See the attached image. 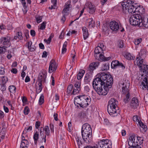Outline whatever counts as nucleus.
I'll list each match as a JSON object with an SVG mask.
<instances>
[{"label": "nucleus", "instance_id": "f257e3e1", "mask_svg": "<svg viewBox=\"0 0 148 148\" xmlns=\"http://www.w3.org/2000/svg\"><path fill=\"white\" fill-rule=\"evenodd\" d=\"M97 76L93 80V87L99 95H106L112 88L113 83L112 77L110 74L104 72L99 73Z\"/></svg>", "mask_w": 148, "mask_h": 148}, {"label": "nucleus", "instance_id": "f03ea898", "mask_svg": "<svg viewBox=\"0 0 148 148\" xmlns=\"http://www.w3.org/2000/svg\"><path fill=\"white\" fill-rule=\"evenodd\" d=\"M130 24L133 25H138L140 27H144L148 28V15L143 17L140 14H136L132 16L130 18Z\"/></svg>", "mask_w": 148, "mask_h": 148}, {"label": "nucleus", "instance_id": "7ed1b4c3", "mask_svg": "<svg viewBox=\"0 0 148 148\" xmlns=\"http://www.w3.org/2000/svg\"><path fill=\"white\" fill-rule=\"evenodd\" d=\"M134 0H127L122 2L121 5L123 12H125L127 10V11L132 14L135 12L138 11V8H140L136 3H135Z\"/></svg>", "mask_w": 148, "mask_h": 148}, {"label": "nucleus", "instance_id": "20e7f679", "mask_svg": "<svg viewBox=\"0 0 148 148\" xmlns=\"http://www.w3.org/2000/svg\"><path fill=\"white\" fill-rule=\"evenodd\" d=\"M129 140L128 148H141L140 145L143 143V138L133 135L130 137Z\"/></svg>", "mask_w": 148, "mask_h": 148}, {"label": "nucleus", "instance_id": "39448f33", "mask_svg": "<svg viewBox=\"0 0 148 148\" xmlns=\"http://www.w3.org/2000/svg\"><path fill=\"white\" fill-rule=\"evenodd\" d=\"M139 80L142 81L145 77L148 79V65L143 64L139 66Z\"/></svg>", "mask_w": 148, "mask_h": 148}, {"label": "nucleus", "instance_id": "423d86ee", "mask_svg": "<svg viewBox=\"0 0 148 148\" xmlns=\"http://www.w3.org/2000/svg\"><path fill=\"white\" fill-rule=\"evenodd\" d=\"M116 102H112L110 104V102H108L107 106V111L108 113L110 115L114 116L115 114L118 113L119 111V107L116 105Z\"/></svg>", "mask_w": 148, "mask_h": 148}, {"label": "nucleus", "instance_id": "0eeeda50", "mask_svg": "<svg viewBox=\"0 0 148 148\" xmlns=\"http://www.w3.org/2000/svg\"><path fill=\"white\" fill-rule=\"evenodd\" d=\"M82 137L84 141L86 143H89L92 140V131H81Z\"/></svg>", "mask_w": 148, "mask_h": 148}, {"label": "nucleus", "instance_id": "6e6552de", "mask_svg": "<svg viewBox=\"0 0 148 148\" xmlns=\"http://www.w3.org/2000/svg\"><path fill=\"white\" fill-rule=\"evenodd\" d=\"M11 39L10 36L8 35L2 37L0 39L1 43L5 47H8L11 45L10 40Z\"/></svg>", "mask_w": 148, "mask_h": 148}, {"label": "nucleus", "instance_id": "1a4fd4ad", "mask_svg": "<svg viewBox=\"0 0 148 148\" xmlns=\"http://www.w3.org/2000/svg\"><path fill=\"white\" fill-rule=\"evenodd\" d=\"M98 146L101 148H111V141L108 139H103L98 143Z\"/></svg>", "mask_w": 148, "mask_h": 148}, {"label": "nucleus", "instance_id": "9d476101", "mask_svg": "<svg viewBox=\"0 0 148 148\" xmlns=\"http://www.w3.org/2000/svg\"><path fill=\"white\" fill-rule=\"evenodd\" d=\"M47 75V73L46 71L42 70L38 75L37 82L42 84L45 83Z\"/></svg>", "mask_w": 148, "mask_h": 148}, {"label": "nucleus", "instance_id": "9b49d317", "mask_svg": "<svg viewBox=\"0 0 148 148\" xmlns=\"http://www.w3.org/2000/svg\"><path fill=\"white\" fill-rule=\"evenodd\" d=\"M85 7L87 8L89 13L92 14L95 12L96 9L95 6L91 2H87L85 4Z\"/></svg>", "mask_w": 148, "mask_h": 148}, {"label": "nucleus", "instance_id": "f8f14e48", "mask_svg": "<svg viewBox=\"0 0 148 148\" xmlns=\"http://www.w3.org/2000/svg\"><path fill=\"white\" fill-rule=\"evenodd\" d=\"M111 66L112 68L114 69L117 68L118 67H121L123 69L125 68V66L122 63L120 62L118 60H116L112 61L111 64Z\"/></svg>", "mask_w": 148, "mask_h": 148}, {"label": "nucleus", "instance_id": "ddd939ff", "mask_svg": "<svg viewBox=\"0 0 148 148\" xmlns=\"http://www.w3.org/2000/svg\"><path fill=\"white\" fill-rule=\"evenodd\" d=\"M57 67V65L56 64V61L53 60H52L49 63V72L51 73L55 71Z\"/></svg>", "mask_w": 148, "mask_h": 148}, {"label": "nucleus", "instance_id": "4468645a", "mask_svg": "<svg viewBox=\"0 0 148 148\" xmlns=\"http://www.w3.org/2000/svg\"><path fill=\"white\" fill-rule=\"evenodd\" d=\"M110 29L114 31H116L119 29V23L114 21L110 23Z\"/></svg>", "mask_w": 148, "mask_h": 148}, {"label": "nucleus", "instance_id": "2eb2a0df", "mask_svg": "<svg viewBox=\"0 0 148 148\" xmlns=\"http://www.w3.org/2000/svg\"><path fill=\"white\" fill-rule=\"evenodd\" d=\"M79 99L80 101H82V102H84V101L86 102H90L91 101V99L90 97L85 95L78 96L75 97L74 99Z\"/></svg>", "mask_w": 148, "mask_h": 148}, {"label": "nucleus", "instance_id": "dca6fc26", "mask_svg": "<svg viewBox=\"0 0 148 148\" xmlns=\"http://www.w3.org/2000/svg\"><path fill=\"white\" fill-rule=\"evenodd\" d=\"M130 86V83L129 81L125 82L123 84L122 90L123 93L127 94L129 93L128 88Z\"/></svg>", "mask_w": 148, "mask_h": 148}, {"label": "nucleus", "instance_id": "f3484780", "mask_svg": "<svg viewBox=\"0 0 148 148\" xmlns=\"http://www.w3.org/2000/svg\"><path fill=\"white\" fill-rule=\"evenodd\" d=\"M23 134H22V141L21 142L20 148H27V145L29 144V142L28 140L25 139L24 136L23 135Z\"/></svg>", "mask_w": 148, "mask_h": 148}, {"label": "nucleus", "instance_id": "a211bd4d", "mask_svg": "<svg viewBox=\"0 0 148 148\" xmlns=\"http://www.w3.org/2000/svg\"><path fill=\"white\" fill-rule=\"evenodd\" d=\"M99 65V62L98 61L93 62L90 64L88 68V70L90 72L98 68Z\"/></svg>", "mask_w": 148, "mask_h": 148}, {"label": "nucleus", "instance_id": "6ab92c4d", "mask_svg": "<svg viewBox=\"0 0 148 148\" xmlns=\"http://www.w3.org/2000/svg\"><path fill=\"white\" fill-rule=\"evenodd\" d=\"M140 86H143L142 89L143 90L145 89H147L148 90V79H146L145 77L144 78V79L140 81Z\"/></svg>", "mask_w": 148, "mask_h": 148}, {"label": "nucleus", "instance_id": "aec40b11", "mask_svg": "<svg viewBox=\"0 0 148 148\" xmlns=\"http://www.w3.org/2000/svg\"><path fill=\"white\" fill-rule=\"evenodd\" d=\"M85 130L86 131H92L90 125L88 123H84L82 126L81 131H85Z\"/></svg>", "mask_w": 148, "mask_h": 148}, {"label": "nucleus", "instance_id": "412c9836", "mask_svg": "<svg viewBox=\"0 0 148 148\" xmlns=\"http://www.w3.org/2000/svg\"><path fill=\"white\" fill-rule=\"evenodd\" d=\"M82 29L83 32L84 39L86 40L88 37V29L85 27H82Z\"/></svg>", "mask_w": 148, "mask_h": 148}, {"label": "nucleus", "instance_id": "4be33fe9", "mask_svg": "<svg viewBox=\"0 0 148 148\" xmlns=\"http://www.w3.org/2000/svg\"><path fill=\"white\" fill-rule=\"evenodd\" d=\"M42 84L41 83H36V91L37 93H39L40 92L42 88H43V86H42Z\"/></svg>", "mask_w": 148, "mask_h": 148}, {"label": "nucleus", "instance_id": "5701e85b", "mask_svg": "<svg viewBox=\"0 0 148 148\" xmlns=\"http://www.w3.org/2000/svg\"><path fill=\"white\" fill-rule=\"evenodd\" d=\"M88 23V26L89 28L93 27L95 25V21L93 20L92 18L87 19V22Z\"/></svg>", "mask_w": 148, "mask_h": 148}, {"label": "nucleus", "instance_id": "b1692460", "mask_svg": "<svg viewBox=\"0 0 148 148\" xmlns=\"http://www.w3.org/2000/svg\"><path fill=\"white\" fill-rule=\"evenodd\" d=\"M103 50L101 49V48L99 47H97L95 50V55H98L101 53H103Z\"/></svg>", "mask_w": 148, "mask_h": 148}, {"label": "nucleus", "instance_id": "393cba45", "mask_svg": "<svg viewBox=\"0 0 148 148\" xmlns=\"http://www.w3.org/2000/svg\"><path fill=\"white\" fill-rule=\"evenodd\" d=\"M18 38L19 40H21L23 39L22 34L21 32H18L16 33V35L14 36V39L17 40Z\"/></svg>", "mask_w": 148, "mask_h": 148}, {"label": "nucleus", "instance_id": "a878e982", "mask_svg": "<svg viewBox=\"0 0 148 148\" xmlns=\"http://www.w3.org/2000/svg\"><path fill=\"white\" fill-rule=\"evenodd\" d=\"M95 57L96 59L99 60H102L105 61L106 60V58L102 55V53H101L98 56L97 55H95Z\"/></svg>", "mask_w": 148, "mask_h": 148}, {"label": "nucleus", "instance_id": "bb28decb", "mask_svg": "<svg viewBox=\"0 0 148 148\" xmlns=\"http://www.w3.org/2000/svg\"><path fill=\"white\" fill-rule=\"evenodd\" d=\"M109 64L106 63L103 64L101 66V70L102 71H107L109 69Z\"/></svg>", "mask_w": 148, "mask_h": 148}, {"label": "nucleus", "instance_id": "cd10ccee", "mask_svg": "<svg viewBox=\"0 0 148 148\" xmlns=\"http://www.w3.org/2000/svg\"><path fill=\"white\" fill-rule=\"evenodd\" d=\"M39 138V132L36 131L34 133L33 138L34 140V143L36 144L37 143L38 140Z\"/></svg>", "mask_w": 148, "mask_h": 148}, {"label": "nucleus", "instance_id": "c85d7f7f", "mask_svg": "<svg viewBox=\"0 0 148 148\" xmlns=\"http://www.w3.org/2000/svg\"><path fill=\"white\" fill-rule=\"evenodd\" d=\"M137 61V64L138 66L139 67V66H141L143 65L142 64L143 63V59H141V58H139L138 57H137L136 59Z\"/></svg>", "mask_w": 148, "mask_h": 148}, {"label": "nucleus", "instance_id": "c756f323", "mask_svg": "<svg viewBox=\"0 0 148 148\" xmlns=\"http://www.w3.org/2000/svg\"><path fill=\"white\" fill-rule=\"evenodd\" d=\"M85 71L84 70H80L77 76V79L79 80L81 79L83 77V75L84 74Z\"/></svg>", "mask_w": 148, "mask_h": 148}, {"label": "nucleus", "instance_id": "7c9ffc66", "mask_svg": "<svg viewBox=\"0 0 148 148\" xmlns=\"http://www.w3.org/2000/svg\"><path fill=\"white\" fill-rule=\"evenodd\" d=\"M54 36V34L53 33H52L50 35V36L48 39L47 40L46 39H45L44 40V41L46 42L47 44H49L51 42V41L53 37Z\"/></svg>", "mask_w": 148, "mask_h": 148}, {"label": "nucleus", "instance_id": "2f4dec72", "mask_svg": "<svg viewBox=\"0 0 148 148\" xmlns=\"http://www.w3.org/2000/svg\"><path fill=\"white\" fill-rule=\"evenodd\" d=\"M124 57L128 60H133L134 59V56L131 55L130 53L128 52L125 53L124 55Z\"/></svg>", "mask_w": 148, "mask_h": 148}, {"label": "nucleus", "instance_id": "473e14b6", "mask_svg": "<svg viewBox=\"0 0 148 148\" xmlns=\"http://www.w3.org/2000/svg\"><path fill=\"white\" fill-rule=\"evenodd\" d=\"M8 89L11 93H14L16 92V88L14 86H10L9 87Z\"/></svg>", "mask_w": 148, "mask_h": 148}, {"label": "nucleus", "instance_id": "72a5a7b5", "mask_svg": "<svg viewBox=\"0 0 148 148\" xmlns=\"http://www.w3.org/2000/svg\"><path fill=\"white\" fill-rule=\"evenodd\" d=\"M71 1H68L66 2L65 3L64 9L69 10L71 5Z\"/></svg>", "mask_w": 148, "mask_h": 148}, {"label": "nucleus", "instance_id": "f704fd0d", "mask_svg": "<svg viewBox=\"0 0 148 148\" xmlns=\"http://www.w3.org/2000/svg\"><path fill=\"white\" fill-rule=\"evenodd\" d=\"M78 115L81 118H85L86 116L87 112L84 111H82L79 113Z\"/></svg>", "mask_w": 148, "mask_h": 148}, {"label": "nucleus", "instance_id": "c9c22d12", "mask_svg": "<svg viewBox=\"0 0 148 148\" xmlns=\"http://www.w3.org/2000/svg\"><path fill=\"white\" fill-rule=\"evenodd\" d=\"M5 68L4 65L0 64V75H3L5 74Z\"/></svg>", "mask_w": 148, "mask_h": 148}, {"label": "nucleus", "instance_id": "e433bc0d", "mask_svg": "<svg viewBox=\"0 0 148 148\" xmlns=\"http://www.w3.org/2000/svg\"><path fill=\"white\" fill-rule=\"evenodd\" d=\"M43 130H45V135L47 136H49L50 135V132L49 126L46 125L45 128H43Z\"/></svg>", "mask_w": 148, "mask_h": 148}, {"label": "nucleus", "instance_id": "4c0bfd02", "mask_svg": "<svg viewBox=\"0 0 148 148\" xmlns=\"http://www.w3.org/2000/svg\"><path fill=\"white\" fill-rule=\"evenodd\" d=\"M91 80V77L88 75H86L84 79V82L86 84L89 83Z\"/></svg>", "mask_w": 148, "mask_h": 148}, {"label": "nucleus", "instance_id": "58836bf2", "mask_svg": "<svg viewBox=\"0 0 148 148\" xmlns=\"http://www.w3.org/2000/svg\"><path fill=\"white\" fill-rule=\"evenodd\" d=\"M12 49H10L8 51V54L7 56V58L8 59H10L12 57L14 53L12 52Z\"/></svg>", "mask_w": 148, "mask_h": 148}, {"label": "nucleus", "instance_id": "ea45409f", "mask_svg": "<svg viewBox=\"0 0 148 148\" xmlns=\"http://www.w3.org/2000/svg\"><path fill=\"white\" fill-rule=\"evenodd\" d=\"M130 99V93L126 94L125 98L124 99V102L129 101Z\"/></svg>", "mask_w": 148, "mask_h": 148}, {"label": "nucleus", "instance_id": "a19ab883", "mask_svg": "<svg viewBox=\"0 0 148 148\" xmlns=\"http://www.w3.org/2000/svg\"><path fill=\"white\" fill-rule=\"evenodd\" d=\"M81 88H74L73 91L71 93V95H76L79 92Z\"/></svg>", "mask_w": 148, "mask_h": 148}, {"label": "nucleus", "instance_id": "79ce46f5", "mask_svg": "<svg viewBox=\"0 0 148 148\" xmlns=\"http://www.w3.org/2000/svg\"><path fill=\"white\" fill-rule=\"evenodd\" d=\"M73 88V85L72 84L69 85L67 88V92L68 94H71V91Z\"/></svg>", "mask_w": 148, "mask_h": 148}, {"label": "nucleus", "instance_id": "37998d69", "mask_svg": "<svg viewBox=\"0 0 148 148\" xmlns=\"http://www.w3.org/2000/svg\"><path fill=\"white\" fill-rule=\"evenodd\" d=\"M130 106L134 108H136L139 104V102H130Z\"/></svg>", "mask_w": 148, "mask_h": 148}, {"label": "nucleus", "instance_id": "c03bdc74", "mask_svg": "<svg viewBox=\"0 0 148 148\" xmlns=\"http://www.w3.org/2000/svg\"><path fill=\"white\" fill-rule=\"evenodd\" d=\"M42 16L39 15H37L35 17L37 23H39L42 21Z\"/></svg>", "mask_w": 148, "mask_h": 148}, {"label": "nucleus", "instance_id": "a18cd8bd", "mask_svg": "<svg viewBox=\"0 0 148 148\" xmlns=\"http://www.w3.org/2000/svg\"><path fill=\"white\" fill-rule=\"evenodd\" d=\"M7 47L3 46L2 47H0V54L3 53L7 51L6 48Z\"/></svg>", "mask_w": 148, "mask_h": 148}, {"label": "nucleus", "instance_id": "49530a36", "mask_svg": "<svg viewBox=\"0 0 148 148\" xmlns=\"http://www.w3.org/2000/svg\"><path fill=\"white\" fill-rule=\"evenodd\" d=\"M32 127L31 126L25 128L23 132V134H26L28 131H30L32 130Z\"/></svg>", "mask_w": 148, "mask_h": 148}, {"label": "nucleus", "instance_id": "de8ad7c7", "mask_svg": "<svg viewBox=\"0 0 148 148\" xmlns=\"http://www.w3.org/2000/svg\"><path fill=\"white\" fill-rule=\"evenodd\" d=\"M46 23L47 22L46 21L43 22L40 24V27L39 29L41 30H44L45 29L46 27Z\"/></svg>", "mask_w": 148, "mask_h": 148}, {"label": "nucleus", "instance_id": "09e8293b", "mask_svg": "<svg viewBox=\"0 0 148 148\" xmlns=\"http://www.w3.org/2000/svg\"><path fill=\"white\" fill-rule=\"evenodd\" d=\"M0 89L2 92V93L3 94L6 91V88L5 84H1V87L0 88Z\"/></svg>", "mask_w": 148, "mask_h": 148}, {"label": "nucleus", "instance_id": "8fccbe9b", "mask_svg": "<svg viewBox=\"0 0 148 148\" xmlns=\"http://www.w3.org/2000/svg\"><path fill=\"white\" fill-rule=\"evenodd\" d=\"M24 113L25 115H27L29 112V110L27 106H26L23 110Z\"/></svg>", "mask_w": 148, "mask_h": 148}, {"label": "nucleus", "instance_id": "3c124183", "mask_svg": "<svg viewBox=\"0 0 148 148\" xmlns=\"http://www.w3.org/2000/svg\"><path fill=\"white\" fill-rule=\"evenodd\" d=\"M142 38H141L137 39L135 40L134 43L136 45H138L141 42Z\"/></svg>", "mask_w": 148, "mask_h": 148}, {"label": "nucleus", "instance_id": "603ef678", "mask_svg": "<svg viewBox=\"0 0 148 148\" xmlns=\"http://www.w3.org/2000/svg\"><path fill=\"white\" fill-rule=\"evenodd\" d=\"M69 10H66L65 9H63L62 12V13L63 15H64L67 16L68 15L69 13Z\"/></svg>", "mask_w": 148, "mask_h": 148}, {"label": "nucleus", "instance_id": "864d4df0", "mask_svg": "<svg viewBox=\"0 0 148 148\" xmlns=\"http://www.w3.org/2000/svg\"><path fill=\"white\" fill-rule=\"evenodd\" d=\"M81 82H75L74 86L75 88H81Z\"/></svg>", "mask_w": 148, "mask_h": 148}, {"label": "nucleus", "instance_id": "5fc2aeb1", "mask_svg": "<svg viewBox=\"0 0 148 148\" xmlns=\"http://www.w3.org/2000/svg\"><path fill=\"white\" fill-rule=\"evenodd\" d=\"M118 46L119 47L122 48L123 47V42L122 40H120L119 41Z\"/></svg>", "mask_w": 148, "mask_h": 148}, {"label": "nucleus", "instance_id": "6e6d98bb", "mask_svg": "<svg viewBox=\"0 0 148 148\" xmlns=\"http://www.w3.org/2000/svg\"><path fill=\"white\" fill-rule=\"evenodd\" d=\"M97 47H99L101 48V49H102L103 50V49H105V46L104 43H99Z\"/></svg>", "mask_w": 148, "mask_h": 148}, {"label": "nucleus", "instance_id": "4d7b16f0", "mask_svg": "<svg viewBox=\"0 0 148 148\" xmlns=\"http://www.w3.org/2000/svg\"><path fill=\"white\" fill-rule=\"evenodd\" d=\"M133 120L135 122H137L138 123L139 121H140L138 118V116L137 115L134 116L133 117Z\"/></svg>", "mask_w": 148, "mask_h": 148}, {"label": "nucleus", "instance_id": "13d9d810", "mask_svg": "<svg viewBox=\"0 0 148 148\" xmlns=\"http://www.w3.org/2000/svg\"><path fill=\"white\" fill-rule=\"evenodd\" d=\"M8 81V78L7 77L4 76H3L2 77V84H5Z\"/></svg>", "mask_w": 148, "mask_h": 148}, {"label": "nucleus", "instance_id": "bf43d9fd", "mask_svg": "<svg viewBox=\"0 0 148 148\" xmlns=\"http://www.w3.org/2000/svg\"><path fill=\"white\" fill-rule=\"evenodd\" d=\"M49 127L51 132L53 133L54 132V125L53 124L51 123H50L49 124Z\"/></svg>", "mask_w": 148, "mask_h": 148}, {"label": "nucleus", "instance_id": "052dcab7", "mask_svg": "<svg viewBox=\"0 0 148 148\" xmlns=\"http://www.w3.org/2000/svg\"><path fill=\"white\" fill-rule=\"evenodd\" d=\"M21 2L24 8H27V6H26V3L25 2V0H21Z\"/></svg>", "mask_w": 148, "mask_h": 148}, {"label": "nucleus", "instance_id": "680f3d73", "mask_svg": "<svg viewBox=\"0 0 148 148\" xmlns=\"http://www.w3.org/2000/svg\"><path fill=\"white\" fill-rule=\"evenodd\" d=\"M40 121H36L35 124V127L36 129H38L39 127L40 126Z\"/></svg>", "mask_w": 148, "mask_h": 148}, {"label": "nucleus", "instance_id": "e2e57ef3", "mask_svg": "<svg viewBox=\"0 0 148 148\" xmlns=\"http://www.w3.org/2000/svg\"><path fill=\"white\" fill-rule=\"evenodd\" d=\"M76 140L77 142V144L78 145H79L80 144H82L81 141L79 139V137H77L76 138Z\"/></svg>", "mask_w": 148, "mask_h": 148}, {"label": "nucleus", "instance_id": "0e129e2a", "mask_svg": "<svg viewBox=\"0 0 148 148\" xmlns=\"http://www.w3.org/2000/svg\"><path fill=\"white\" fill-rule=\"evenodd\" d=\"M66 15H63L62 16L61 19V21L62 22V23H64L66 20Z\"/></svg>", "mask_w": 148, "mask_h": 148}, {"label": "nucleus", "instance_id": "69168bd1", "mask_svg": "<svg viewBox=\"0 0 148 148\" xmlns=\"http://www.w3.org/2000/svg\"><path fill=\"white\" fill-rule=\"evenodd\" d=\"M4 117V113L1 110H0V119H2Z\"/></svg>", "mask_w": 148, "mask_h": 148}, {"label": "nucleus", "instance_id": "338daca9", "mask_svg": "<svg viewBox=\"0 0 148 148\" xmlns=\"http://www.w3.org/2000/svg\"><path fill=\"white\" fill-rule=\"evenodd\" d=\"M30 34L31 36L33 37H34L36 35L35 31L34 30H31L30 32Z\"/></svg>", "mask_w": 148, "mask_h": 148}, {"label": "nucleus", "instance_id": "774afa93", "mask_svg": "<svg viewBox=\"0 0 148 148\" xmlns=\"http://www.w3.org/2000/svg\"><path fill=\"white\" fill-rule=\"evenodd\" d=\"M138 124L139 125V126L142 127V128L143 127V126H145V125L140 120V121H139V122Z\"/></svg>", "mask_w": 148, "mask_h": 148}]
</instances>
